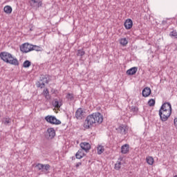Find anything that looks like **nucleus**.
Listing matches in <instances>:
<instances>
[{
  "label": "nucleus",
  "mask_w": 177,
  "mask_h": 177,
  "mask_svg": "<svg viewBox=\"0 0 177 177\" xmlns=\"http://www.w3.org/2000/svg\"><path fill=\"white\" fill-rule=\"evenodd\" d=\"M0 118H1V115H0Z\"/></svg>",
  "instance_id": "58836bf2"
},
{
  "label": "nucleus",
  "mask_w": 177,
  "mask_h": 177,
  "mask_svg": "<svg viewBox=\"0 0 177 177\" xmlns=\"http://www.w3.org/2000/svg\"><path fill=\"white\" fill-rule=\"evenodd\" d=\"M124 26L126 28V30H131L132 26H133V22L132 21V19H128L125 21Z\"/></svg>",
  "instance_id": "4468645a"
},
{
  "label": "nucleus",
  "mask_w": 177,
  "mask_h": 177,
  "mask_svg": "<svg viewBox=\"0 0 177 177\" xmlns=\"http://www.w3.org/2000/svg\"><path fill=\"white\" fill-rule=\"evenodd\" d=\"M55 136H56V131H55V129L53 127L47 129L46 132V137L47 139H53Z\"/></svg>",
  "instance_id": "0eeeda50"
},
{
  "label": "nucleus",
  "mask_w": 177,
  "mask_h": 177,
  "mask_svg": "<svg viewBox=\"0 0 177 177\" xmlns=\"http://www.w3.org/2000/svg\"><path fill=\"white\" fill-rule=\"evenodd\" d=\"M2 124H3L4 125H10V124H12V119L10 118L9 117H6L3 118L1 120Z\"/></svg>",
  "instance_id": "6ab92c4d"
},
{
  "label": "nucleus",
  "mask_w": 177,
  "mask_h": 177,
  "mask_svg": "<svg viewBox=\"0 0 177 177\" xmlns=\"http://www.w3.org/2000/svg\"><path fill=\"white\" fill-rule=\"evenodd\" d=\"M118 161H122V158H118Z\"/></svg>",
  "instance_id": "4c0bfd02"
},
{
  "label": "nucleus",
  "mask_w": 177,
  "mask_h": 177,
  "mask_svg": "<svg viewBox=\"0 0 177 177\" xmlns=\"http://www.w3.org/2000/svg\"><path fill=\"white\" fill-rule=\"evenodd\" d=\"M44 165L43 164H41V163H38L37 165H36L35 167L36 168H38V169L39 171H41V169H44Z\"/></svg>",
  "instance_id": "7c9ffc66"
},
{
  "label": "nucleus",
  "mask_w": 177,
  "mask_h": 177,
  "mask_svg": "<svg viewBox=\"0 0 177 177\" xmlns=\"http://www.w3.org/2000/svg\"><path fill=\"white\" fill-rule=\"evenodd\" d=\"M131 113H133V114H138V112L139 111V108L135 106H132L130 108Z\"/></svg>",
  "instance_id": "a878e982"
},
{
  "label": "nucleus",
  "mask_w": 177,
  "mask_h": 177,
  "mask_svg": "<svg viewBox=\"0 0 177 177\" xmlns=\"http://www.w3.org/2000/svg\"><path fill=\"white\" fill-rule=\"evenodd\" d=\"M3 11L7 15H10V13H12V7L10 6H6L3 8Z\"/></svg>",
  "instance_id": "aec40b11"
},
{
  "label": "nucleus",
  "mask_w": 177,
  "mask_h": 177,
  "mask_svg": "<svg viewBox=\"0 0 177 177\" xmlns=\"http://www.w3.org/2000/svg\"><path fill=\"white\" fill-rule=\"evenodd\" d=\"M117 131H118V133H121V135L127 134V127H125V126H124V125L120 126L117 129Z\"/></svg>",
  "instance_id": "a211bd4d"
},
{
  "label": "nucleus",
  "mask_w": 177,
  "mask_h": 177,
  "mask_svg": "<svg viewBox=\"0 0 177 177\" xmlns=\"http://www.w3.org/2000/svg\"><path fill=\"white\" fill-rule=\"evenodd\" d=\"M171 114H172V112L171 111H165L163 109L159 110V115L161 121L162 122H165V121L168 120V118L171 117Z\"/></svg>",
  "instance_id": "7ed1b4c3"
},
{
  "label": "nucleus",
  "mask_w": 177,
  "mask_h": 177,
  "mask_svg": "<svg viewBox=\"0 0 177 177\" xmlns=\"http://www.w3.org/2000/svg\"><path fill=\"white\" fill-rule=\"evenodd\" d=\"M86 154L84 152V149H80L75 154V157L77 160H81V158H84Z\"/></svg>",
  "instance_id": "ddd939ff"
},
{
  "label": "nucleus",
  "mask_w": 177,
  "mask_h": 177,
  "mask_svg": "<svg viewBox=\"0 0 177 177\" xmlns=\"http://www.w3.org/2000/svg\"><path fill=\"white\" fill-rule=\"evenodd\" d=\"M148 106H149V107H154V106H156V100L150 99L148 101Z\"/></svg>",
  "instance_id": "c85d7f7f"
},
{
  "label": "nucleus",
  "mask_w": 177,
  "mask_h": 177,
  "mask_svg": "<svg viewBox=\"0 0 177 177\" xmlns=\"http://www.w3.org/2000/svg\"><path fill=\"white\" fill-rule=\"evenodd\" d=\"M50 169V165H49V164L47 165H44V169L45 171H49V169Z\"/></svg>",
  "instance_id": "2f4dec72"
},
{
  "label": "nucleus",
  "mask_w": 177,
  "mask_h": 177,
  "mask_svg": "<svg viewBox=\"0 0 177 177\" xmlns=\"http://www.w3.org/2000/svg\"><path fill=\"white\" fill-rule=\"evenodd\" d=\"M122 154H128L129 153V145L124 144L121 147Z\"/></svg>",
  "instance_id": "f3484780"
},
{
  "label": "nucleus",
  "mask_w": 177,
  "mask_h": 177,
  "mask_svg": "<svg viewBox=\"0 0 177 177\" xmlns=\"http://www.w3.org/2000/svg\"><path fill=\"white\" fill-rule=\"evenodd\" d=\"M80 165H82V162H77L75 165L76 168H78V167H80Z\"/></svg>",
  "instance_id": "72a5a7b5"
},
{
  "label": "nucleus",
  "mask_w": 177,
  "mask_h": 177,
  "mask_svg": "<svg viewBox=\"0 0 177 177\" xmlns=\"http://www.w3.org/2000/svg\"><path fill=\"white\" fill-rule=\"evenodd\" d=\"M102 122H103V115H102L100 112H95L86 117L84 127L86 129H89L93 124H98V125H100Z\"/></svg>",
  "instance_id": "f257e3e1"
},
{
  "label": "nucleus",
  "mask_w": 177,
  "mask_h": 177,
  "mask_svg": "<svg viewBox=\"0 0 177 177\" xmlns=\"http://www.w3.org/2000/svg\"><path fill=\"white\" fill-rule=\"evenodd\" d=\"M32 50H36V52H42L44 50V48H42V47L37 45H32Z\"/></svg>",
  "instance_id": "412c9836"
},
{
  "label": "nucleus",
  "mask_w": 177,
  "mask_h": 177,
  "mask_svg": "<svg viewBox=\"0 0 177 177\" xmlns=\"http://www.w3.org/2000/svg\"><path fill=\"white\" fill-rule=\"evenodd\" d=\"M29 3L32 8L35 9H38L42 6V1L41 0H30Z\"/></svg>",
  "instance_id": "6e6552de"
},
{
  "label": "nucleus",
  "mask_w": 177,
  "mask_h": 177,
  "mask_svg": "<svg viewBox=\"0 0 177 177\" xmlns=\"http://www.w3.org/2000/svg\"><path fill=\"white\" fill-rule=\"evenodd\" d=\"M45 84H49V80H48V77L46 75H42L40 77V80L37 82L36 85L37 88H41V89L45 88Z\"/></svg>",
  "instance_id": "39448f33"
},
{
  "label": "nucleus",
  "mask_w": 177,
  "mask_h": 177,
  "mask_svg": "<svg viewBox=\"0 0 177 177\" xmlns=\"http://www.w3.org/2000/svg\"><path fill=\"white\" fill-rule=\"evenodd\" d=\"M84 55H85V51H84V49L77 50V56L82 57Z\"/></svg>",
  "instance_id": "c756f323"
},
{
  "label": "nucleus",
  "mask_w": 177,
  "mask_h": 177,
  "mask_svg": "<svg viewBox=\"0 0 177 177\" xmlns=\"http://www.w3.org/2000/svg\"><path fill=\"white\" fill-rule=\"evenodd\" d=\"M43 95L45 96V98L47 100H49V99H50V95H49V90H48V88H45L44 90Z\"/></svg>",
  "instance_id": "4be33fe9"
},
{
  "label": "nucleus",
  "mask_w": 177,
  "mask_h": 177,
  "mask_svg": "<svg viewBox=\"0 0 177 177\" xmlns=\"http://www.w3.org/2000/svg\"><path fill=\"white\" fill-rule=\"evenodd\" d=\"M97 154H102L104 151V147L102 145H98V147H97Z\"/></svg>",
  "instance_id": "bb28decb"
},
{
  "label": "nucleus",
  "mask_w": 177,
  "mask_h": 177,
  "mask_svg": "<svg viewBox=\"0 0 177 177\" xmlns=\"http://www.w3.org/2000/svg\"><path fill=\"white\" fill-rule=\"evenodd\" d=\"M174 127H177V118L174 119Z\"/></svg>",
  "instance_id": "f704fd0d"
},
{
  "label": "nucleus",
  "mask_w": 177,
  "mask_h": 177,
  "mask_svg": "<svg viewBox=\"0 0 177 177\" xmlns=\"http://www.w3.org/2000/svg\"><path fill=\"white\" fill-rule=\"evenodd\" d=\"M116 164H118V165H120V166H121V165H122V163L121 162V161H118V162H116Z\"/></svg>",
  "instance_id": "c9c22d12"
},
{
  "label": "nucleus",
  "mask_w": 177,
  "mask_h": 177,
  "mask_svg": "<svg viewBox=\"0 0 177 177\" xmlns=\"http://www.w3.org/2000/svg\"><path fill=\"white\" fill-rule=\"evenodd\" d=\"M44 120L46 122H48V124H51L52 125H60V124H62V121L59 120L56 118V116L53 115H48L44 118Z\"/></svg>",
  "instance_id": "20e7f679"
},
{
  "label": "nucleus",
  "mask_w": 177,
  "mask_h": 177,
  "mask_svg": "<svg viewBox=\"0 0 177 177\" xmlns=\"http://www.w3.org/2000/svg\"><path fill=\"white\" fill-rule=\"evenodd\" d=\"M66 99H68L70 102H73V100H74V94L68 93L66 95Z\"/></svg>",
  "instance_id": "b1692460"
},
{
  "label": "nucleus",
  "mask_w": 177,
  "mask_h": 177,
  "mask_svg": "<svg viewBox=\"0 0 177 177\" xmlns=\"http://www.w3.org/2000/svg\"><path fill=\"white\" fill-rule=\"evenodd\" d=\"M75 117L77 120H82V117H84V111L82 109L79 108L75 112Z\"/></svg>",
  "instance_id": "2eb2a0df"
},
{
  "label": "nucleus",
  "mask_w": 177,
  "mask_h": 177,
  "mask_svg": "<svg viewBox=\"0 0 177 177\" xmlns=\"http://www.w3.org/2000/svg\"><path fill=\"white\" fill-rule=\"evenodd\" d=\"M31 66V62L30 60H26L24 61L23 64V67L24 68H28Z\"/></svg>",
  "instance_id": "cd10ccee"
},
{
  "label": "nucleus",
  "mask_w": 177,
  "mask_h": 177,
  "mask_svg": "<svg viewBox=\"0 0 177 177\" xmlns=\"http://www.w3.org/2000/svg\"><path fill=\"white\" fill-rule=\"evenodd\" d=\"M82 150H84L86 153H89V149H91V144L89 142H83L80 144Z\"/></svg>",
  "instance_id": "1a4fd4ad"
},
{
  "label": "nucleus",
  "mask_w": 177,
  "mask_h": 177,
  "mask_svg": "<svg viewBox=\"0 0 177 177\" xmlns=\"http://www.w3.org/2000/svg\"><path fill=\"white\" fill-rule=\"evenodd\" d=\"M162 24L165 26V24H167V21H162Z\"/></svg>",
  "instance_id": "e433bc0d"
},
{
  "label": "nucleus",
  "mask_w": 177,
  "mask_h": 177,
  "mask_svg": "<svg viewBox=\"0 0 177 177\" xmlns=\"http://www.w3.org/2000/svg\"><path fill=\"white\" fill-rule=\"evenodd\" d=\"M160 110H165V111L172 112V106L171 105V103H169V102H165L160 106Z\"/></svg>",
  "instance_id": "9b49d317"
},
{
  "label": "nucleus",
  "mask_w": 177,
  "mask_h": 177,
  "mask_svg": "<svg viewBox=\"0 0 177 177\" xmlns=\"http://www.w3.org/2000/svg\"><path fill=\"white\" fill-rule=\"evenodd\" d=\"M120 44L122 46H127V45H128V40L127 38H122L120 39Z\"/></svg>",
  "instance_id": "393cba45"
},
{
  "label": "nucleus",
  "mask_w": 177,
  "mask_h": 177,
  "mask_svg": "<svg viewBox=\"0 0 177 177\" xmlns=\"http://www.w3.org/2000/svg\"><path fill=\"white\" fill-rule=\"evenodd\" d=\"M137 72H138V67L134 66L127 70L126 73L127 75H135V74H136Z\"/></svg>",
  "instance_id": "dca6fc26"
},
{
  "label": "nucleus",
  "mask_w": 177,
  "mask_h": 177,
  "mask_svg": "<svg viewBox=\"0 0 177 177\" xmlns=\"http://www.w3.org/2000/svg\"><path fill=\"white\" fill-rule=\"evenodd\" d=\"M0 58L3 62L8 63V64H12V66H19V60L17 58L13 57L12 54L8 52H1L0 53Z\"/></svg>",
  "instance_id": "f03ea898"
},
{
  "label": "nucleus",
  "mask_w": 177,
  "mask_h": 177,
  "mask_svg": "<svg viewBox=\"0 0 177 177\" xmlns=\"http://www.w3.org/2000/svg\"><path fill=\"white\" fill-rule=\"evenodd\" d=\"M63 100L60 98H55L53 102V106L56 109H60L62 106H63V103L62 102Z\"/></svg>",
  "instance_id": "9d476101"
},
{
  "label": "nucleus",
  "mask_w": 177,
  "mask_h": 177,
  "mask_svg": "<svg viewBox=\"0 0 177 177\" xmlns=\"http://www.w3.org/2000/svg\"><path fill=\"white\" fill-rule=\"evenodd\" d=\"M20 50L23 53H28L32 50V44L25 43L20 46Z\"/></svg>",
  "instance_id": "423d86ee"
},
{
  "label": "nucleus",
  "mask_w": 177,
  "mask_h": 177,
  "mask_svg": "<svg viewBox=\"0 0 177 177\" xmlns=\"http://www.w3.org/2000/svg\"><path fill=\"white\" fill-rule=\"evenodd\" d=\"M146 160L149 165H153V164H154V158H153L151 156L147 157Z\"/></svg>",
  "instance_id": "5701e85b"
},
{
  "label": "nucleus",
  "mask_w": 177,
  "mask_h": 177,
  "mask_svg": "<svg viewBox=\"0 0 177 177\" xmlns=\"http://www.w3.org/2000/svg\"><path fill=\"white\" fill-rule=\"evenodd\" d=\"M143 97H149L151 95V89L150 87H145L142 92Z\"/></svg>",
  "instance_id": "f8f14e48"
},
{
  "label": "nucleus",
  "mask_w": 177,
  "mask_h": 177,
  "mask_svg": "<svg viewBox=\"0 0 177 177\" xmlns=\"http://www.w3.org/2000/svg\"><path fill=\"white\" fill-rule=\"evenodd\" d=\"M115 169H116V171H120V169H121V166L120 165H118L117 163L115 165Z\"/></svg>",
  "instance_id": "473e14b6"
}]
</instances>
